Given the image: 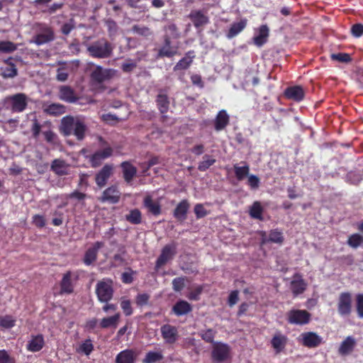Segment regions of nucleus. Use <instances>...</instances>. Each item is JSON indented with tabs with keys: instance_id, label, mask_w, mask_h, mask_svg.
I'll list each match as a JSON object with an SVG mask.
<instances>
[{
	"instance_id": "obj_49",
	"label": "nucleus",
	"mask_w": 363,
	"mask_h": 363,
	"mask_svg": "<svg viewBox=\"0 0 363 363\" xmlns=\"http://www.w3.org/2000/svg\"><path fill=\"white\" fill-rule=\"evenodd\" d=\"M164 30L165 31V34L164 35L170 36V40L172 38L177 39L180 36L178 28L174 23H169L165 26Z\"/></svg>"
},
{
	"instance_id": "obj_31",
	"label": "nucleus",
	"mask_w": 363,
	"mask_h": 363,
	"mask_svg": "<svg viewBox=\"0 0 363 363\" xmlns=\"http://www.w3.org/2000/svg\"><path fill=\"white\" fill-rule=\"evenodd\" d=\"M229 116L225 110L220 111L214 121V128L216 131L223 130L229 123Z\"/></svg>"
},
{
	"instance_id": "obj_39",
	"label": "nucleus",
	"mask_w": 363,
	"mask_h": 363,
	"mask_svg": "<svg viewBox=\"0 0 363 363\" xmlns=\"http://www.w3.org/2000/svg\"><path fill=\"white\" fill-rule=\"evenodd\" d=\"M264 208L259 201H255L251 206V218L260 221L265 220L264 217Z\"/></svg>"
},
{
	"instance_id": "obj_48",
	"label": "nucleus",
	"mask_w": 363,
	"mask_h": 363,
	"mask_svg": "<svg viewBox=\"0 0 363 363\" xmlns=\"http://www.w3.org/2000/svg\"><path fill=\"white\" fill-rule=\"evenodd\" d=\"M347 243L352 248H357L363 244V236L358 233H354L348 238Z\"/></svg>"
},
{
	"instance_id": "obj_25",
	"label": "nucleus",
	"mask_w": 363,
	"mask_h": 363,
	"mask_svg": "<svg viewBox=\"0 0 363 363\" xmlns=\"http://www.w3.org/2000/svg\"><path fill=\"white\" fill-rule=\"evenodd\" d=\"M76 123L77 119L73 116H67L63 117L60 126V133L65 136L72 135Z\"/></svg>"
},
{
	"instance_id": "obj_59",
	"label": "nucleus",
	"mask_w": 363,
	"mask_h": 363,
	"mask_svg": "<svg viewBox=\"0 0 363 363\" xmlns=\"http://www.w3.org/2000/svg\"><path fill=\"white\" fill-rule=\"evenodd\" d=\"M43 134L45 137V140L50 144H56L57 140V135L52 130H49L43 132Z\"/></svg>"
},
{
	"instance_id": "obj_36",
	"label": "nucleus",
	"mask_w": 363,
	"mask_h": 363,
	"mask_svg": "<svg viewBox=\"0 0 363 363\" xmlns=\"http://www.w3.org/2000/svg\"><path fill=\"white\" fill-rule=\"evenodd\" d=\"M54 38L53 30H47L46 33H37L34 36L33 42L38 45H41L52 41Z\"/></svg>"
},
{
	"instance_id": "obj_53",
	"label": "nucleus",
	"mask_w": 363,
	"mask_h": 363,
	"mask_svg": "<svg viewBox=\"0 0 363 363\" xmlns=\"http://www.w3.org/2000/svg\"><path fill=\"white\" fill-rule=\"evenodd\" d=\"M186 277H181L174 278L172 280V289L176 292L181 291L185 286Z\"/></svg>"
},
{
	"instance_id": "obj_42",
	"label": "nucleus",
	"mask_w": 363,
	"mask_h": 363,
	"mask_svg": "<svg viewBox=\"0 0 363 363\" xmlns=\"http://www.w3.org/2000/svg\"><path fill=\"white\" fill-rule=\"evenodd\" d=\"M246 26V22L240 21L233 23L226 34L228 38H233L239 34Z\"/></svg>"
},
{
	"instance_id": "obj_60",
	"label": "nucleus",
	"mask_w": 363,
	"mask_h": 363,
	"mask_svg": "<svg viewBox=\"0 0 363 363\" xmlns=\"http://www.w3.org/2000/svg\"><path fill=\"white\" fill-rule=\"evenodd\" d=\"M121 307L126 316H129L133 313V308L129 300H123L121 302Z\"/></svg>"
},
{
	"instance_id": "obj_21",
	"label": "nucleus",
	"mask_w": 363,
	"mask_h": 363,
	"mask_svg": "<svg viewBox=\"0 0 363 363\" xmlns=\"http://www.w3.org/2000/svg\"><path fill=\"white\" fill-rule=\"evenodd\" d=\"M269 30L267 25H262L258 29L255 30L253 43L257 47H262L268 40Z\"/></svg>"
},
{
	"instance_id": "obj_63",
	"label": "nucleus",
	"mask_w": 363,
	"mask_h": 363,
	"mask_svg": "<svg viewBox=\"0 0 363 363\" xmlns=\"http://www.w3.org/2000/svg\"><path fill=\"white\" fill-rule=\"evenodd\" d=\"M18 74V71L16 66L6 67L2 73L4 78H13Z\"/></svg>"
},
{
	"instance_id": "obj_10",
	"label": "nucleus",
	"mask_w": 363,
	"mask_h": 363,
	"mask_svg": "<svg viewBox=\"0 0 363 363\" xmlns=\"http://www.w3.org/2000/svg\"><path fill=\"white\" fill-rule=\"evenodd\" d=\"M115 74V70L112 69H104L97 65L90 74L91 81L95 84H101L110 80Z\"/></svg>"
},
{
	"instance_id": "obj_1",
	"label": "nucleus",
	"mask_w": 363,
	"mask_h": 363,
	"mask_svg": "<svg viewBox=\"0 0 363 363\" xmlns=\"http://www.w3.org/2000/svg\"><path fill=\"white\" fill-rule=\"evenodd\" d=\"M86 50L91 57L104 59L112 56L113 46L106 38H101L89 45Z\"/></svg>"
},
{
	"instance_id": "obj_13",
	"label": "nucleus",
	"mask_w": 363,
	"mask_h": 363,
	"mask_svg": "<svg viewBox=\"0 0 363 363\" xmlns=\"http://www.w3.org/2000/svg\"><path fill=\"white\" fill-rule=\"evenodd\" d=\"M113 173V164H106L95 175V182L100 189L104 187Z\"/></svg>"
},
{
	"instance_id": "obj_50",
	"label": "nucleus",
	"mask_w": 363,
	"mask_h": 363,
	"mask_svg": "<svg viewBox=\"0 0 363 363\" xmlns=\"http://www.w3.org/2000/svg\"><path fill=\"white\" fill-rule=\"evenodd\" d=\"M94 350V345L90 339L84 340L77 349V352H82L84 354L89 356Z\"/></svg>"
},
{
	"instance_id": "obj_35",
	"label": "nucleus",
	"mask_w": 363,
	"mask_h": 363,
	"mask_svg": "<svg viewBox=\"0 0 363 363\" xmlns=\"http://www.w3.org/2000/svg\"><path fill=\"white\" fill-rule=\"evenodd\" d=\"M287 342V337L281 334H276L271 340V344L277 353L281 352Z\"/></svg>"
},
{
	"instance_id": "obj_26",
	"label": "nucleus",
	"mask_w": 363,
	"mask_h": 363,
	"mask_svg": "<svg viewBox=\"0 0 363 363\" xmlns=\"http://www.w3.org/2000/svg\"><path fill=\"white\" fill-rule=\"evenodd\" d=\"M45 345L44 337L41 334L36 335H31L30 340L26 345V349L28 351L32 352H37L40 351Z\"/></svg>"
},
{
	"instance_id": "obj_15",
	"label": "nucleus",
	"mask_w": 363,
	"mask_h": 363,
	"mask_svg": "<svg viewBox=\"0 0 363 363\" xmlns=\"http://www.w3.org/2000/svg\"><path fill=\"white\" fill-rule=\"evenodd\" d=\"M301 343L308 348L318 347L323 342V338L314 332H305L301 334Z\"/></svg>"
},
{
	"instance_id": "obj_44",
	"label": "nucleus",
	"mask_w": 363,
	"mask_h": 363,
	"mask_svg": "<svg viewBox=\"0 0 363 363\" xmlns=\"http://www.w3.org/2000/svg\"><path fill=\"white\" fill-rule=\"evenodd\" d=\"M163 358L164 357L162 352L150 351L143 359V363H156L162 360Z\"/></svg>"
},
{
	"instance_id": "obj_58",
	"label": "nucleus",
	"mask_w": 363,
	"mask_h": 363,
	"mask_svg": "<svg viewBox=\"0 0 363 363\" xmlns=\"http://www.w3.org/2000/svg\"><path fill=\"white\" fill-rule=\"evenodd\" d=\"M194 211L197 219L204 218L208 214L207 211L201 203L196 204L194 208Z\"/></svg>"
},
{
	"instance_id": "obj_57",
	"label": "nucleus",
	"mask_w": 363,
	"mask_h": 363,
	"mask_svg": "<svg viewBox=\"0 0 363 363\" xmlns=\"http://www.w3.org/2000/svg\"><path fill=\"white\" fill-rule=\"evenodd\" d=\"M32 125L30 128V130L32 133V136L33 138L36 139L38 138L40 133L42 125L39 123L37 118H34L32 121Z\"/></svg>"
},
{
	"instance_id": "obj_32",
	"label": "nucleus",
	"mask_w": 363,
	"mask_h": 363,
	"mask_svg": "<svg viewBox=\"0 0 363 363\" xmlns=\"http://www.w3.org/2000/svg\"><path fill=\"white\" fill-rule=\"evenodd\" d=\"M155 101L157 108L162 114H165L168 112L170 101L166 94L160 93L157 96Z\"/></svg>"
},
{
	"instance_id": "obj_20",
	"label": "nucleus",
	"mask_w": 363,
	"mask_h": 363,
	"mask_svg": "<svg viewBox=\"0 0 363 363\" xmlns=\"http://www.w3.org/2000/svg\"><path fill=\"white\" fill-rule=\"evenodd\" d=\"M284 96L288 99L300 102L305 97V91L301 86H289L284 91Z\"/></svg>"
},
{
	"instance_id": "obj_47",
	"label": "nucleus",
	"mask_w": 363,
	"mask_h": 363,
	"mask_svg": "<svg viewBox=\"0 0 363 363\" xmlns=\"http://www.w3.org/2000/svg\"><path fill=\"white\" fill-rule=\"evenodd\" d=\"M216 334V331L211 328L202 330L199 332V335L203 340L208 343H215L214 338Z\"/></svg>"
},
{
	"instance_id": "obj_18",
	"label": "nucleus",
	"mask_w": 363,
	"mask_h": 363,
	"mask_svg": "<svg viewBox=\"0 0 363 363\" xmlns=\"http://www.w3.org/2000/svg\"><path fill=\"white\" fill-rule=\"evenodd\" d=\"M144 208L147 209L148 213L158 216L162 213V206L159 201H154L150 195H147L143 201Z\"/></svg>"
},
{
	"instance_id": "obj_24",
	"label": "nucleus",
	"mask_w": 363,
	"mask_h": 363,
	"mask_svg": "<svg viewBox=\"0 0 363 363\" xmlns=\"http://www.w3.org/2000/svg\"><path fill=\"white\" fill-rule=\"evenodd\" d=\"M190 208V203L187 199L182 200L173 211L174 217L179 220L184 221L186 219L187 213Z\"/></svg>"
},
{
	"instance_id": "obj_8",
	"label": "nucleus",
	"mask_w": 363,
	"mask_h": 363,
	"mask_svg": "<svg viewBox=\"0 0 363 363\" xmlns=\"http://www.w3.org/2000/svg\"><path fill=\"white\" fill-rule=\"evenodd\" d=\"M311 319V314L306 310L292 309L286 314L287 322L292 325H303Z\"/></svg>"
},
{
	"instance_id": "obj_28",
	"label": "nucleus",
	"mask_w": 363,
	"mask_h": 363,
	"mask_svg": "<svg viewBox=\"0 0 363 363\" xmlns=\"http://www.w3.org/2000/svg\"><path fill=\"white\" fill-rule=\"evenodd\" d=\"M195 58V52L194 50L188 51L184 57H182L174 67L173 70L174 72L187 69L193 62Z\"/></svg>"
},
{
	"instance_id": "obj_40",
	"label": "nucleus",
	"mask_w": 363,
	"mask_h": 363,
	"mask_svg": "<svg viewBox=\"0 0 363 363\" xmlns=\"http://www.w3.org/2000/svg\"><path fill=\"white\" fill-rule=\"evenodd\" d=\"M125 220L133 225H139L142 223V213L138 208H133L125 216Z\"/></svg>"
},
{
	"instance_id": "obj_51",
	"label": "nucleus",
	"mask_w": 363,
	"mask_h": 363,
	"mask_svg": "<svg viewBox=\"0 0 363 363\" xmlns=\"http://www.w3.org/2000/svg\"><path fill=\"white\" fill-rule=\"evenodd\" d=\"M17 50V45L11 41H0V52L4 53H11Z\"/></svg>"
},
{
	"instance_id": "obj_17",
	"label": "nucleus",
	"mask_w": 363,
	"mask_h": 363,
	"mask_svg": "<svg viewBox=\"0 0 363 363\" xmlns=\"http://www.w3.org/2000/svg\"><path fill=\"white\" fill-rule=\"evenodd\" d=\"M160 331L162 338L167 344H174L178 339V330L175 326L165 324L161 327Z\"/></svg>"
},
{
	"instance_id": "obj_12",
	"label": "nucleus",
	"mask_w": 363,
	"mask_h": 363,
	"mask_svg": "<svg viewBox=\"0 0 363 363\" xmlns=\"http://www.w3.org/2000/svg\"><path fill=\"white\" fill-rule=\"evenodd\" d=\"M121 192L116 186L112 185L106 189L99 200L102 203H108L116 204L119 202L121 199Z\"/></svg>"
},
{
	"instance_id": "obj_55",
	"label": "nucleus",
	"mask_w": 363,
	"mask_h": 363,
	"mask_svg": "<svg viewBox=\"0 0 363 363\" xmlns=\"http://www.w3.org/2000/svg\"><path fill=\"white\" fill-rule=\"evenodd\" d=\"M132 30L133 33L145 37H147L152 34L149 28L139 25H134L132 28Z\"/></svg>"
},
{
	"instance_id": "obj_46",
	"label": "nucleus",
	"mask_w": 363,
	"mask_h": 363,
	"mask_svg": "<svg viewBox=\"0 0 363 363\" xmlns=\"http://www.w3.org/2000/svg\"><path fill=\"white\" fill-rule=\"evenodd\" d=\"M16 318L11 315L0 316V327L2 328H12L16 325Z\"/></svg>"
},
{
	"instance_id": "obj_11",
	"label": "nucleus",
	"mask_w": 363,
	"mask_h": 363,
	"mask_svg": "<svg viewBox=\"0 0 363 363\" xmlns=\"http://www.w3.org/2000/svg\"><path fill=\"white\" fill-rule=\"evenodd\" d=\"M230 354V347L222 342H215L213 345L212 358L214 362H223Z\"/></svg>"
},
{
	"instance_id": "obj_22",
	"label": "nucleus",
	"mask_w": 363,
	"mask_h": 363,
	"mask_svg": "<svg viewBox=\"0 0 363 363\" xmlns=\"http://www.w3.org/2000/svg\"><path fill=\"white\" fill-rule=\"evenodd\" d=\"M59 98L67 103H75L79 99L74 90L69 86L64 85L60 87Z\"/></svg>"
},
{
	"instance_id": "obj_37",
	"label": "nucleus",
	"mask_w": 363,
	"mask_h": 363,
	"mask_svg": "<svg viewBox=\"0 0 363 363\" xmlns=\"http://www.w3.org/2000/svg\"><path fill=\"white\" fill-rule=\"evenodd\" d=\"M66 111V108L60 104H51L44 108V112L48 115L58 116L62 115Z\"/></svg>"
},
{
	"instance_id": "obj_30",
	"label": "nucleus",
	"mask_w": 363,
	"mask_h": 363,
	"mask_svg": "<svg viewBox=\"0 0 363 363\" xmlns=\"http://www.w3.org/2000/svg\"><path fill=\"white\" fill-rule=\"evenodd\" d=\"M356 345V341L352 336L347 337L340 344L338 353L340 355L345 356L350 354Z\"/></svg>"
},
{
	"instance_id": "obj_4",
	"label": "nucleus",
	"mask_w": 363,
	"mask_h": 363,
	"mask_svg": "<svg viewBox=\"0 0 363 363\" xmlns=\"http://www.w3.org/2000/svg\"><path fill=\"white\" fill-rule=\"evenodd\" d=\"M79 273L77 271L68 270L63 274L60 282V294H71L74 292V286L79 279Z\"/></svg>"
},
{
	"instance_id": "obj_52",
	"label": "nucleus",
	"mask_w": 363,
	"mask_h": 363,
	"mask_svg": "<svg viewBox=\"0 0 363 363\" xmlns=\"http://www.w3.org/2000/svg\"><path fill=\"white\" fill-rule=\"evenodd\" d=\"M330 58L332 60L345 63H348L352 61L350 55L345 52L333 53L330 55Z\"/></svg>"
},
{
	"instance_id": "obj_7",
	"label": "nucleus",
	"mask_w": 363,
	"mask_h": 363,
	"mask_svg": "<svg viewBox=\"0 0 363 363\" xmlns=\"http://www.w3.org/2000/svg\"><path fill=\"white\" fill-rule=\"evenodd\" d=\"M177 243L172 242L162 247L161 253L155 262V268L156 270H158L174 257L177 255Z\"/></svg>"
},
{
	"instance_id": "obj_23",
	"label": "nucleus",
	"mask_w": 363,
	"mask_h": 363,
	"mask_svg": "<svg viewBox=\"0 0 363 363\" xmlns=\"http://www.w3.org/2000/svg\"><path fill=\"white\" fill-rule=\"evenodd\" d=\"M138 353L132 349H125L120 352L116 357L115 363H135Z\"/></svg>"
},
{
	"instance_id": "obj_14",
	"label": "nucleus",
	"mask_w": 363,
	"mask_h": 363,
	"mask_svg": "<svg viewBox=\"0 0 363 363\" xmlns=\"http://www.w3.org/2000/svg\"><path fill=\"white\" fill-rule=\"evenodd\" d=\"M164 43L163 45L158 50L159 57H172L178 54V45H172L170 40V36H163Z\"/></svg>"
},
{
	"instance_id": "obj_62",
	"label": "nucleus",
	"mask_w": 363,
	"mask_h": 363,
	"mask_svg": "<svg viewBox=\"0 0 363 363\" xmlns=\"http://www.w3.org/2000/svg\"><path fill=\"white\" fill-rule=\"evenodd\" d=\"M33 223L38 228L45 226V219L43 216L35 214L33 216Z\"/></svg>"
},
{
	"instance_id": "obj_64",
	"label": "nucleus",
	"mask_w": 363,
	"mask_h": 363,
	"mask_svg": "<svg viewBox=\"0 0 363 363\" xmlns=\"http://www.w3.org/2000/svg\"><path fill=\"white\" fill-rule=\"evenodd\" d=\"M102 120L108 124H115L119 121V118L115 114L111 113L103 114Z\"/></svg>"
},
{
	"instance_id": "obj_33",
	"label": "nucleus",
	"mask_w": 363,
	"mask_h": 363,
	"mask_svg": "<svg viewBox=\"0 0 363 363\" xmlns=\"http://www.w3.org/2000/svg\"><path fill=\"white\" fill-rule=\"evenodd\" d=\"M192 307L190 303L186 301H179L173 306L172 311L178 316L186 315L191 311Z\"/></svg>"
},
{
	"instance_id": "obj_2",
	"label": "nucleus",
	"mask_w": 363,
	"mask_h": 363,
	"mask_svg": "<svg viewBox=\"0 0 363 363\" xmlns=\"http://www.w3.org/2000/svg\"><path fill=\"white\" fill-rule=\"evenodd\" d=\"M99 141L104 149L96 151L89 158L91 166L94 168L99 167L102 162L112 156L113 149L108 143L101 137H99Z\"/></svg>"
},
{
	"instance_id": "obj_6",
	"label": "nucleus",
	"mask_w": 363,
	"mask_h": 363,
	"mask_svg": "<svg viewBox=\"0 0 363 363\" xmlns=\"http://www.w3.org/2000/svg\"><path fill=\"white\" fill-rule=\"evenodd\" d=\"M5 103L8 108L14 112H23L27 107L28 101L25 94L18 93L9 96L5 99Z\"/></svg>"
},
{
	"instance_id": "obj_19",
	"label": "nucleus",
	"mask_w": 363,
	"mask_h": 363,
	"mask_svg": "<svg viewBox=\"0 0 363 363\" xmlns=\"http://www.w3.org/2000/svg\"><path fill=\"white\" fill-rule=\"evenodd\" d=\"M104 243L103 242L96 241L93 245L89 247L84 254L83 262L89 266L94 262L97 259L99 250L104 247Z\"/></svg>"
},
{
	"instance_id": "obj_29",
	"label": "nucleus",
	"mask_w": 363,
	"mask_h": 363,
	"mask_svg": "<svg viewBox=\"0 0 363 363\" xmlns=\"http://www.w3.org/2000/svg\"><path fill=\"white\" fill-rule=\"evenodd\" d=\"M189 18L196 28H200L208 23V18L201 11H191L189 15Z\"/></svg>"
},
{
	"instance_id": "obj_9",
	"label": "nucleus",
	"mask_w": 363,
	"mask_h": 363,
	"mask_svg": "<svg viewBox=\"0 0 363 363\" xmlns=\"http://www.w3.org/2000/svg\"><path fill=\"white\" fill-rule=\"evenodd\" d=\"M337 306V312L340 316H349L352 309V298L351 293L346 291L340 294Z\"/></svg>"
},
{
	"instance_id": "obj_16",
	"label": "nucleus",
	"mask_w": 363,
	"mask_h": 363,
	"mask_svg": "<svg viewBox=\"0 0 363 363\" xmlns=\"http://www.w3.org/2000/svg\"><path fill=\"white\" fill-rule=\"evenodd\" d=\"M307 288V283L303 279V276L299 273H296L290 283V289L294 296L302 294Z\"/></svg>"
},
{
	"instance_id": "obj_34",
	"label": "nucleus",
	"mask_w": 363,
	"mask_h": 363,
	"mask_svg": "<svg viewBox=\"0 0 363 363\" xmlns=\"http://www.w3.org/2000/svg\"><path fill=\"white\" fill-rule=\"evenodd\" d=\"M67 164L65 161L61 159H55L51 164L50 169L57 175L63 176L67 174Z\"/></svg>"
},
{
	"instance_id": "obj_3",
	"label": "nucleus",
	"mask_w": 363,
	"mask_h": 363,
	"mask_svg": "<svg viewBox=\"0 0 363 363\" xmlns=\"http://www.w3.org/2000/svg\"><path fill=\"white\" fill-rule=\"evenodd\" d=\"M95 291L100 302L108 303L113 296V281L110 279L99 281L96 285Z\"/></svg>"
},
{
	"instance_id": "obj_38",
	"label": "nucleus",
	"mask_w": 363,
	"mask_h": 363,
	"mask_svg": "<svg viewBox=\"0 0 363 363\" xmlns=\"http://www.w3.org/2000/svg\"><path fill=\"white\" fill-rule=\"evenodd\" d=\"M120 317H121L120 313H117L112 316L104 318L101 320L100 327L101 328H116L118 324Z\"/></svg>"
},
{
	"instance_id": "obj_43",
	"label": "nucleus",
	"mask_w": 363,
	"mask_h": 363,
	"mask_svg": "<svg viewBox=\"0 0 363 363\" xmlns=\"http://www.w3.org/2000/svg\"><path fill=\"white\" fill-rule=\"evenodd\" d=\"M233 167L235 175L238 180L241 181L248 176L249 167L247 164L240 166L239 164H235Z\"/></svg>"
},
{
	"instance_id": "obj_54",
	"label": "nucleus",
	"mask_w": 363,
	"mask_h": 363,
	"mask_svg": "<svg viewBox=\"0 0 363 363\" xmlns=\"http://www.w3.org/2000/svg\"><path fill=\"white\" fill-rule=\"evenodd\" d=\"M203 290V286L202 285H199L189 293L187 298L191 301H199Z\"/></svg>"
},
{
	"instance_id": "obj_56",
	"label": "nucleus",
	"mask_w": 363,
	"mask_h": 363,
	"mask_svg": "<svg viewBox=\"0 0 363 363\" xmlns=\"http://www.w3.org/2000/svg\"><path fill=\"white\" fill-rule=\"evenodd\" d=\"M356 311L358 317L363 318V294L356 295Z\"/></svg>"
},
{
	"instance_id": "obj_41",
	"label": "nucleus",
	"mask_w": 363,
	"mask_h": 363,
	"mask_svg": "<svg viewBox=\"0 0 363 363\" xmlns=\"http://www.w3.org/2000/svg\"><path fill=\"white\" fill-rule=\"evenodd\" d=\"M86 130V126L84 123L82 121L77 118V123H75L72 134L77 138L78 140H82L84 138Z\"/></svg>"
},
{
	"instance_id": "obj_27",
	"label": "nucleus",
	"mask_w": 363,
	"mask_h": 363,
	"mask_svg": "<svg viewBox=\"0 0 363 363\" xmlns=\"http://www.w3.org/2000/svg\"><path fill=\"white\" fill-rule=\"evenodd\" d=\"M121 167L122 169L123 176L125 182L127 184H130L133 178L136 176L137 168L128 161L123 162L121 164Z\"/></svg>"
},
{
	"instance_id": "obj_45",
	"label": "nucleus",
	"mask_w": 363,
	"mask_h": 363,
	"mask_svg": "<svg viewBox=\"0 0 363 363\" xmlns=\"http://www.w3.org/2000/svg\"><path fill=\"white\" fill-rule=\"evenodd\" d=\"M216 159L213 158L208 155H205L203 157V160L199 163L198 169L201 172L206 171L211 166L216 163Z\"/></svg>"
},
{
	"instance_id": "obj_5",
	"label": "nucleus",
	"mask_w": 363,
	"mask_h": 363,
	"mask_svg": "<svg viewBox=\"0 0 363 363\" xmlns=\"http://www.w3.org/2000/svg\"><path fill=\"white\" fill-rule=\"evenodd\" d=\"M258 233L260 235L259 245L262 250L269 242L282 245L284 241L283 232L278 228L271 230L268 234L263 230L259 231Z\"/></svg>"
},
{
	"instance_id": "obj_61",
	"label": "nucleus",
	"mask_w": 363,
	"mask_h": 363,
	"mask_svg": "<svg viewBox=\"0 0 363 363\" xmlns=\"http://www.w3.org/2000/svg\"><path fill=\"white\" fill-rule=\"evenodd\" d=\"M352 35L355 38H359L363 35V24L355 23L351 28Z\"/></svg>"
}]
</instances>
